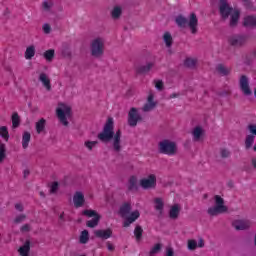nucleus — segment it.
<instances>
[{"instance_id":"obj_1","label":"nucleus","mask_w":256,"mask_h":256,"mask_svg":"<svg viewBox=\"0 0 256 256\" xmlns=\"http://www.w3.org/2000/svg\"><path fill=\"white\" fill-rule=\"evenodd\" d=\"M97 138L101 143H110L112 140V147L116 153L121 151V131L117 130L115 133V122L113 117H109L104 124L103 130L98 134Z\"/></svg>"},{"instance_id":"obj_2","label":"nucleus","mask_w":256,"mask_h":256,"mask_svg":"<svg viewBox=\"0 0 256 256\" xmlns=\"http://www.w3.org/2000/svg\"><path fill=\"white\" fill-rule=\"evenodd\" d=\"M218 10L222 21H227L230 17L229 26L233 28L238 25L240 13L239 11H233V8L229 5V1L219 0Z\"/></svg>"},{"instance_id":"obj_3","label":"nucleus","mask_w":256,"mask_h":256,"mask_svg":"<svg viewBox=\"0 0 256 256\" xmlns=\"http://www.w3.org/2000/svg\"><path fill=\"white\" fill-rule=\"evenodd\" d=\"M175 23L178 27H180V29H185L186 27H189L191 34L196 35L197 27L199 25V19L197 18V14L195 13H191L189 19L180 14L175 18Z\"/></svg>"},{"instance_id":"obj_4","label":"nucleus","mask_w":256,"mask_h":256,"mask_svg":"<svg viewBox=\"0 0 256 256\" xmlns=\"http://www.w3.org/2000/svg\"><path fill=\"white\" fill-rule=\"evenodd\" d=\"M158 153L168 155L169 157L177 155V143L164 139L158 143Z\"/></svg>"},{"instance_id":"obj_5","label":"nucleus","mask_w":256,"mask_h":256,"mask_svg":"<svg viewBox=\"0 0 256 256\" xmlns=\"http://www.w3.org/2000/svg\"><path fill=\"white\" fill-rule=\"evenodd\" d=\"M214 200L215 206L208 208V215L215 217L217 215H221V213H227L228 208L225 206V200L219 195H215Z\"/></svg>"},{"instance_id":"obj_6","label":"nucleus","mask_w":256,"mask_h":256,"mask_svg":"<svg viewBox=\"0 0 256 256\" xmlns=\"http://www.w3.org/2000/svg\"><path fill=\"white\" fill-rule=\"evenodd\" d=\"M82 215H84L85 217H94L93 219L86 222V226L90 229H94V227H97V225H99V221H101V215H99V213H97V211L95 210L86 209L82 212Z\"/></svg>"},{"instance_id":"obj_7","label":"nucleus","mask_w":256,"mask_h":256,"mask_svg":"<svg viewBox=\"0 0 256 256\" xmlns=\"http://www.w3.org/2000/svg\"><path fill=\"white\" fill-rule=\"evenodd\" d=\"M247 39V35L233 34L228 38V43L229 45H231V47L239 49L241 47H244V45H247Z\"/></svg>"},{"instance_id":"obj_8","label":"nucleus","mask_w":256,"mask_h":256,"mask_svg":"<svg viewBox=\"0 0 256 256\" xmlns=\"http://www.w3.org/2000/svg\"><path fill=\"white\" fill-rule=\"evenodd\" d=\"M143 117L139 114L137 108L132 107L128 112V125L129 127H137V123H141Z\"/></svg>"},{"instance_id":"obj_9","label":"nucleus","mask_w":256,"mask_h":256,"mask_svg":"<svg viewBox=\"0 0 256 256\" xmlns=\"http://www.w3.org/2000/svg\"><path fill=\"white\" fill-rule=\"evenodd\" d=\"M104 42L102 38H96L91 43V55L92 57H101L103 55Z\"/></svg>"},{"instance_id":"obj_10","label":"nucleus","mask_w":256,"mask_h":256,"mask_svg":"<svg viewBox=\"0 0 256 256\" xmlns=\"http://www.w3.org/2000/svg\"><path fill=\"white\" fill-rule=\"evenodd\" d=\"M239 87L245 97H251L253 95V91L251 90V86H249V78L245 75H242L239 80Z\"/></svg>"},{"instance_id":"obj_11","label":"nucleus","mask_w":256,"mask_h":256,"mask_svg":"<svg viewBox=\"0 0 256 256\" xmlns=\"http://www.w3.org/2000/svg\"><path fill=\"white\" fill-rule=\"evenodd\" d=\"M140 186L142 189H155L157 187V176L150 174L148 178L141 179Z\"/></svg>"},{"instance_id":"obj_12","label":"nucleus","mask_w":256,"mask_h":256,"mask_svg":"<svg viewBox=\"0 0 256 256\" xmlns=\"http://www.w3.org/2000/svg\"><path fill=\"white\" fill-rule=\"evenodd\" d=\"M153 99H155V95H153V93H150L148 95L147 103L142 108L144 113H149V111H153V109L157 107V102H154Z\"/></svg>"},{"instance_id":"obj_13","label":"nucleus","mask_w":256,"mask_h":256,"mask_svg":"<svg viewBox=\"0 0 256 256\" xmlns=\"http://www.w3.org/2000/svg\"><path fill=\"white\" fill-rule=\"evenodd\" d=\"M233 227L236 231H245L251 227V222L248 220H236L233 222Z\"/></svg>"},{"instance_id":"obj_14","label":"nucleus","mask_w":256,"mask_h":256,"mask_svg":"<svg viewBox=\"0 0 256 256\" xmlns=\"http://www.w3.org/2000/svg\"><path fill=\"white\" fill-rule=\"evenodd\" d=\"M73 201L76 209L83 207V205H85V195H83V192H76L73 196Z\"/></svg>"},{"instance_id":"obj_15","label":"nucleus","mask_w":256,"mask_h":256,"mask_svg":"<svg viewBox=\"0 0 256 256\" xmlns=\"http://www.w3.org/2000/svg\"><path fill=\"white\" fill-rule=\"evenodd\" d=\"M152 67H155V63L148 62L146 65L136 67L135 71L137 75H145V73H149L151 71Z\"/></svg>"},{"instance_id":"obj_16","label":"nucleus","mask_w":256,"mask_h":256,"mask_svg":"<svg viewBox=\"0 0 256 256\" xmlns=\"http://www.w3.org/2000/svg\"><path fill=\"white\" fill-rule=\"evenodd\" d=\"M94 234L95 237H97L98 239H109V237H112L113 235V230H111L110 228L106 230H96Z\"/></svg>"},{"instance_id":"obj_17","label":"nucleus","mask_w":256,"mask_h":256,"mask_svg":"<svg viewBox=\"0 0 256 256\" xmlns=\"http://www.w3.org/2000/svg\"><path fill=\"white\" fill-rule=\"evenodd\" d=\"M141 214L139 213L138 210H135L134 212H132L130 214L129 217H127L124 221L123 227H129V225H131V223H135V221H137V218L140 217Z\"/></svg>"},{"instance_id":"obj_18","label":"nucleus","mask_w":256,"mask_h":256,"mask_svg":"<svg viewBox=\"0 0 256 256\" xmlns=\"http://www.w3.org/2000/svg\"><path fill=\"white\" fill-rule=\"evenodd\" d=\"M216 71L221 75V77H227L231 75V68L224 66L223 64H218L216 66Z\"/></svg>"},{"instance_id":"obj_19","label":"nucleus","mask_w":256,"mask_h":256,"mask_svg":"<svg viewBox=\"0 0 256 256\" xmlns=\"http://www.w3.org/2000/svg\"><path fill=\"white\" fill-rule=\"evenodd\" d=\"M179 213H181V207H179V204H174L169 211L170 219H179Z\"/></svg>"},{"instance_id":"obj_20","label":"nucleus","mask_w":256,"mask_h":256,"mask_svg":"<svg viewBox=\"0 0 256 256\" xmlns=\"http://www.w3.org/2000/svg\"><path fill=\"white\" fill-rule=\"evenodd\" d=\"M193 141L199 142L201 141V137L203 136V128L201 126H196L192 131Z\"/></svg>"},{"instance_id":"obj_21","label":"nucleus","mask_w":256,"mask_h":256,"mask_svg":"<svg viewBox=\"0 0 256 256\" xmlns=\"http://www.w3.org/2000/svg\"><path fill=\"white\" fill-rule=\"evenodd\" d=\"M18 251L21 256H29V251H31V241L26 240L24 245L21 246Z\"/></svg>"},{"instance_id":"obj_22","label":"nucleus","mask_w":256,"mask_h":256,"mask_svg":"<svg viewBox=\"0 0 256 256\" xmlns=\"http://www.w3.org/2000/svg\"><path fill=\"white\" fill-rule=\"evenodd\" d=\"M39 81H41L47 91H51V80L49 79V77H47V74L41 73L39 76Z\"/></svg>"},{"instance_id":"obj_23","label":"nucleus","mask_w":256,"mask_h":256,"mask_svg":"<svg viewBox=\"0 0 256 256\" xmlns=\"http://www.w3.org/2000/svg\"><path fill=\"white\" fill-rule=\"evenodd\" d=\"M47 126V120L45 118H41L38 122H36V132L38 135L41 133H45V127Z\"/></svg>"},{"instance_id":"obj_24","label":"nucleus","mask_w":256,"mask_h":256,"mask_svg":"<svg viewBox=\"0 0 256 256\" xmlns=\"http://www.w3.org/2000/svg\"><path fill=\"white\" fill-rule=\"evenodd\" d=\"M57 113V117L60 120V123L64 124L65 127H67V125H69V121H67V116H65V112H63V109L58 108L56 110Z\"/></svg>"},{"instance_id":"obj_25","label":"nucleus","mask_w":256,"mask_h":256,"mask_svg":"<svg viewBox=\"0 0 256 256\" xmlns=\"http://www.w3.org/2000/svg\"><path fill=\"white\" fill-rule=\"evenodd\" d=\"M244 27H256V17L255 16H246L243 22Z\"/></svg>"},{"instance_id":"obj_26","label":"nucleus","mask_w":256,"mask_h":256,"mask_svg":"<svg viewBox=\"0 0 256 256\" xmlns=\"http://www.w3.org/2000/svg\"><path fill=\"white\" fill-rule=\"evenodd\" d=\"M30 142H31V133L25 131L22 135V147H23V149H27V147H29Z\"/></svg>"},{"instance_id":"obj_27","label":"nucleus","mask_w":256,"mask_h":256,"mask_svg":"<svg viewBox=\"0 0 256 256\" xmlns=\"http://www.w3.org/2000/svg\"><path fill=\"white\" fill-rule=\"evenodd\" d=\"M119 213L121 217H127L129 213H131V204L130 203H125L120 207Z\"/></svg>"},{"instance_id":"obj_28","label":"nucleus","mask_w":256,"mask_h":256,"mask_svg":"<svg viewBox=\"0 0 256 256\" xmlns=\"http://www.w3.org/2000/svg\"><path fill=\"white\" fill-rule=\"evenodd\" d=\"M154 203H155L156 211H159V214L163 215V209L165 207V203H163V199L155 198Z\"/></svg>"},{"instance_id":"obj_29","label":"nucleus","mask_w":256,"mask_h":256,"mask_svg":"<svg viewBox=\"0 0 256 256\" xmlns=\"http://www.w3.org/2000/svg\"><path fill=\"white\" fill-rule=\"evenodd\" d=\"M54 5L55 3L53 2V0H44L42 2V9L43 11H46L47 13H49L51 9H53Z\"/></svg>"},{"instance_id":"obj_30","label":"nucleus","mask_w":256,"mask_h":256,"mask_svg":"<svg viewBox=\"0 0 256 256\" xmlns=\"http://www.w3.org/2000/svg\"><path fill=\"white\" fill-rule=\"evenodd\" d=\"M21 125V117H19V114L17 112H14L12 114V127L13 129H17Z\"/></svg>"},{"instance_id":"obj_31","label":"nucleus","mask_w":256,"mask_h":256,"mask_svg":"<svg viewBox=\"0 0 256 256\" xmlns=\"http://www.w3.org/2000/svg\"><path fill=\"white\" fill-rule=\"evenodd\" d=\"M137 178L135 176H131L128 184V191H137Z\"/></svg>"},{"instance_id":"obj_32","label":"nucleus","mask_w":256,"mask_h":256,"mask_svg":"<svg viewBox=\"0 0 256 256\" xmlns=\"http://www.w3.org/2000/svg\"><path fill=\"white\" fill-rule=\"evenodd\" d=\"M43 57H44V59H46V61L51 63V61H53V59H55V50L49 49V50L45 51L43 54Z\"/></svg>"},{"instance_id":"obj_33","label":"nucleus","mask_w":256,"mask_h":256,"mask_svg":"<svg viewBox=\"0 0 256 256\" xmlns=\"http://www.w3.org/2000/svg\"><path fill=\"white\" fill-rule=\"evenodd\" d=\"M161 249H163V244L161 243L155 244L149 251V256H155L157 255V253H161Z\"/></svg>"},{"instance_id":"obj_34","label":"nucleus","mask_w":256,"mask_h":256,"mask_svg":"<svg viewBox=\"0 0 256 256\" xmlns=\"http://www.w3.org/2000/svg\"><path fill=\"white\" fill-rule=\"evenodd\" d=\"M33 57H35V46L31 45L26 49L25 59H33Z\"/></svg>"},{"instance_id":"obj_35","label":"nucleus","mask_w":256,"mask_h":256,"mask_svg":"<svg viewBox=\"0 0 256 256\" xmlns=\"http://www.w3.org/2000/svg\"><path fill=\"white\" fill-rule=\"evenodd\" d=\"M134 235L136 237V241H141V239H143V228L140 225L135 227Z\"/></svg>"},{"instance_id":"obj_36","label":"nucleus","mask_w":256,"mask_h":256,"mask_svg":"<svg viewBox=\"0 0 256 256\" xmlns=\"http://www.w3.org/2000/svg\"><path fill=\"white\" fill-rule=\"evenodd\" d=\"M89 242V231L88 230H83L80 234V243L82 245H85V243Z\"/></svg>"},{"instance_id":"obj_37","label":"nucleus","mask_w":256,"mask_h":256,"mask_svg":"<svg viewBox=\"0 0 256 256\" xmlns=\"http://www.w3.org/2000/svg\"><path fill=\"white\" fill-rule=\"evenodd\" d=\"M253 143H255V136L254 135L246 136V139H245L246 149H251V147H253Z\"/></svg>"},{"instance_id":"obj_38","label":"nucleus","mask_w":256,"mask_h":256,"mask_svg":"<svg viewBox=\"0 0 256 256\" xmlns=\"http://www.w3.org/2000/svg\"><path fill=\"white\" fill-rule=\"evenodd\" d=\"M122 13H123V10L121 9V7L116 6L113 8L111 15H112L113 19H119V17H121Z\"/></svg>"},{"instance_id":"obj_39","label":"nucleus","mask_w":256,"mask_h":256,"mask_svg":"<svg viewBox=\"0 0 256 256\" xmlns=\"http://www.w3.org/2000/svg\"><path fill=\"white\" fill-rule=\"evenodd\" d=\"M163 40L166 43V47H171L173 45V36H171V33L166 32L163 36Z\"/></svg>"},{"instance_id":"obj_40","label":"nucleus","mask_w":256,"mask_h":256,"mask_svg":"<svg viewBox=\"0 0 256 256\" xmlns=\"http://www.w3.org/2000/svg\"><path fill=\"white\" fill-rule=\"evenodd\" d=\"M197 65V60L192 59V58H187L184 61V66L188 67V69H195V66Z\"/></svg>"},{"instance_id":"obj_41","label":"nucleus","mask_w":256,"mask_h":256,"mask_svg":"<svg viewBox=\"0 0 256 256\" xmlns=\"http://www.w3.org/2000/svg\"><path fill=\"white\" fill-rule=\"evenodd\" d=\"M7 148L4 143L0 144V163H3L5 157H7Z\"/></svg>"},{"instance_id":"obj_42","label":"nucleus","mask_w":256,"mask_h":256,"mask_svg":"<svg viewBox=\"0 0 256 256\" xmlns=\"http://www.w3.org/2000/svg\"><path fill=\"white\" fill-rule=\"evenodd\" d=\"M0 136H1L2 139H4L5 141H9V131L7 130V127H6V126L0 127Z\"/></svg>"},{"instance_id":"obj_43","label":"nucleus","mask_w":256,"mask_h":256,"mask_svg":"<svg viewBox=\"0 0 256 256\" xmlns=\"http://www.w3.org/2000/svg\"><path fill=\"white\" fill-rule=\"evenodd\" d=\"M220 156L222 159H229V157H231V150L227 148H220Z\"/></svg>"},{"instance_id":"obj_44","label":"nucleus","mask_w":256,"mask_h":256,"mask_svg":"<svg viewBox=\"0 0 256 256\" xmlns=\"http://www.w3.org/2000/svg\"><path fill=\"white\" fill-rule=\"evenodd\" d=\"M62 53V56L65 58V59H71L73 57V54L71 52V49H69V47H64L61 51Z\"/></svg>"},{"instance_id":"obj_45","label":"nucleus","mask_w":256,"mask_h":256,"mask_svg":"<svg viewBox=\"0 0 256 256\" xmlns=\"http://www.w3.org/2000/svg\"><path fill=\"white\" fill-rule=\"evenodd\" d=\"M189 251H195L197 249V240H188Z\"/></svg>"},{"instance_id":"obj_46","label":"nucleus","mask_w":256,"mask_h":256,"mask_svg":"<svg viewBox=\"0 0 256 256\" xmlns=\"http://www.w3.org/2000/svg\"><path fill=\"white\" fill-rule=\"evenodd\" d=\"M25 219H27V215L25 214H20L18 215L15 219H14V223L16 225H19V223H23V221H25Z\"/></svg>"},{"instance_id":"obj_47","label":"nucleus","mask_w":256,"mask_h":256,"mask_svg":"<svg viewBox=\"0 0 256 256\" xmlns=\"http://www.w3.org/2000/svg\"><path fill=\"white\" fill-rule=\"evenodd\" d=\"M154 83L158 91H163V89L165 88L162 80H155Z\"/></svg>"},{"instance_id":"obj_48","label":"nucleus","mask_w":256,"mask_h":256,"mask_svg":"<svg viewBox=\"0 0 256 256\" xmlns=\"http://www.w3.org/2000/svg\"><path fill=\"white\" fill-rule=\"evenodd\" d=\"M59 191V182H53L51 187H50V193H56Z\"/></svg>"},{"instance_id":"obj_49","label":"nucleus","mask_w":256,"mask_h":256,"mask_svg":"<svg viewBox=\"0 0 256 256\" xmlns=\"http://www.w3.org/2000/svg\"><path fill=\"white\" fill-rule=\"evenodd\" d=\"M97 141H88L85 142V147H87V149H89V151H91L93 149V147H95V145H97Z\"/></svg>"},{"instance_id":"obj_50","label":"nucleus","mask_w":256,"mask_h":256,"mask_svg":"<svg viewBox=\"0 0 256 256\" xmlns=\"http://www.w3.org/2000/svg\"><path fill=\"white\" fill-rule=\"evenodd\" d=\"M20 231L22 233H29V231H31V225L29 224H24L21 228Z\"/></svg>"},{"instance_id":"obj_51","label":"nucleus","mask_w":256,"mask_h":256,"mask_svg":"<svg viewBox=\"0 0 256 256\" xmlns=\"http://www.w3.org/2000/svg\"><path fill=\"white\" fill-rule=\"evenodd\" d=\"M42 29L46 35H49V33H51V26L49 24H44Z\"/></svg>"},{"instance_id":"obj_52","label":"nucleus","mask_w":256,"mask_h":256,"mask_svg":"<svg viewBox=\"0 0 256 256\" xmlns=\"http://www.w3.org/2000/svg\"><path fill=\"white\" fill-rule=\"evenodd\" d=\"M62 111L64 112V115L66 117H71V107L65 106L64 109H62Z\"/></svg>"},{"instance_id":"obj_53","label":"nucleus","mask_w":256,"mask_h":256,"mask_svg":"<svg viewBox=\"0 0 256 256\" xmlns=\"http://www.w3.org/2000/svg\"><path fill=\"white\" fill-rule=\"evenodd\" d=\"M15 209H16V211H20V213H23V211L25 210V208L23 207V204H21V203H16Z\"/></svg>"},{"instance_id":"obj_54","label":"nucleus","mask_w":256,"mask_h":256,"mask_svg":"<svg viewBox=\"0 0 256 256\" xmlns=\"http://www.w3.org/2000/svg\"><path fill=\"white\" fill-rule=\"evenodd\" d=\"M106 245H107L108 251H115V246L111 244V242H107Z\"/></svg>"},{"instance_id":"obj_55","label":"nucleus","mask_w":256,"mask_h":256,"mask_svg":"<svg viewBox=\"0 0 256 256\" xmlns=\"http://www.w3.org/2000/svg\"><path fill=\"white\" fill-rule=\"evenodd\" d=\"M166 255H167V256H173V255H175V252L173 251V248H167V250H166Z\"/></svg>"},{"instance_id":"obj_56","label":"nucleus","mask_w":256,"mask_h":256,"mask_svg":"<svg viewBox=\"0 0 256 256\" xmlns=\"http://www.w3.org/2000/svg\"><path fill=\"white\" fill-rule=\"evenodd\" d=\"M198 247H200V248L205 247V241L203 240V238H200V239H199Z\"/></svg>"},{"instance_id":"obj_57","label":"nucleus","mask_w":256,"mask_h":256,"mask_svg":"<svg viewBox=\"0 0 256 256\" xmlns=\"http://www.w3.org/2000/svg\"><path fill=\"white\" fill-rule=\"evenodd\" d=\"M23 173H24V179H27V177H29V175H30L31 172L26 169V170H24Z\"/></svg>"},{"instance_id":"obj_58","label":"nucleus","mask_w":256,"mask_h":256,"mask_svg":"<svg viewBox=\"0 0 256 256\" xmlns=\"http://www.w3.org/2000/svg\"><path fill=\"white\" fill-rule=\"evenodd\" d=\"M227 186L230 188V189H233V187H235V184L233 183V181H229Z\"/></svg>"},{"instance_id":"obj_59","label":"nucleus","mask_w":256,"mask_h":256,"mask_svg":"<svg viewBox=\"0 0 256 256\" xmlns=\"http://www.w3.org/2000/svg\"><path fill=\"white\" fill-rule=\"evenodd\" d=\"M252 166L256 169V157L251 160Z\"/></svg>"},{"instance_id":"obj_60","label":"nucleus","mask_w":256,"mask_h":256,"mask_svg":"<svg viewBox=\"0 0 256 256\" xmlns=\"http://www.w3.org/2000/svg\"><path fill=\"white\" fill-rule=\"evenodd\" d=\"M59 219H64V213L59 216Z\"/></svg>"},{"instance_id":"obj_61","label":"nucleus","mask_w":256,"mask_h":256,"mask_svg":"<svg viewBox=\"0 0 256 256\" xmlns=\"http://www.w3.org/2000/svg\"><path fill=\"white\" fill-rule=\"evenodd\" d=\"M41 197H45V193L44 192H40Z\"/></svg>"},{"instance_id":"obj_62","label":"nucleus","mask_w":256,"mask_h":256,"mask_svg":"<svg viewBox=\"0 0 256 256\" xmlns=\"http://www.w3.org/2000/svg\"><path fill=\"white\" fill-rule=\"evenodd\" d=\"M9 14V9H6L5 15Z\"/></svg>"},{"instance_id":"obj_63","label":"nucleus","mask_w":256,"mask_h":256,"mask_svg":"<svg viewBox=\"0 0 256 256\" xmlns=\"http://www.w3.org/2000/svg\"><path fill=\"white\" fill-rule=\"evenodd\" d=\"M245 1V3H250L251 1L250 0H244Z\"/></svg>"},{"instance_id":"obj_64","label":"nucleus","mask_w":256,"mask_h":256,"mask_svg":"<svg viewBox=\"0 0 256 256\" xmlns=\"http://www.w3.org/2000/svg\"><path fill=\"white\" fill-rule=\"evenodd\" d=\"M254 96L256 97V88H255V90H254Z\"/></svg>"}]
</instances>
